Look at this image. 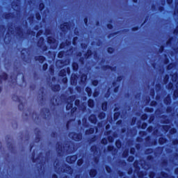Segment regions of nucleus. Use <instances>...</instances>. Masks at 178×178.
<instances>
[{"label":"nucleus","mask_w":178,"mask_h":178,"mask_svg":"<svg viewBox=\"0 0 178 178\" xmlns=\"http://www.w3.org/2000/svg\"><path fill=\"white\" fill-rule=\"evenodd\" d=\"M89 120H90V122H92V123H95L97 122V118H95V115H91L89 118Z\"/></svg>","instance_id":"f257e3e1"},{"label":"nucleus","mask_w":178,"mask_h":178,"mask_svg":"<svg viewBox=\"0 0 178 178\" xmlns=\"http://www.w3.org/2000/svg\"><path fill=\"white\" fill-rule=\"evenodd\" d=\"M88 106H90V108H92V106H94V101H92V99H90L88 101Z\"/></svg>","instance_id":"f03ea898"},{"label":"nucleus","mask_w":178,"mask_h":178,"mask_svg":"<svg viewBox=\"0 0 178 178\" xmlns=\"http://www.w3.org/2000/svg\"><path fill=\"white\" fill-rule=\"evenodd\" d=\"M90 175L92 177H94V176H95V175H97V172L95 170H90Z\"/></svg>","instance_id":"7ed1b4c3"},{"label":"nucleus","mask_w":178,"mask_h":178,"mask_svg":"<svg viewBox=\"0 0 178 178\" xmlns=\"http://www.w3.org/2000/svg\"><path fill=\"white\" fill-rule=\"evenodd\" d=\"M86 92H88V95H90V94H91V88H86Z\"/></svg>","instance_id":"20e7f679"},{"label":"nucleus","mask_w":178,"mask_h":178,"mask_svg":"<svg viewBox=\"0 0 178 178\" xmlns=\"http://www.w3.org/2000/svg\"><path fill=\"white\" fill-rule=\"evenodd\" d=\"M40 58V63H42L44 62V60H45V58L42 57V56H40L39 57Z\"/></svg>","instance_id":"39448f33"},{"label":"nucleus","mask_w":178,"mask_h":178,"mask_svg":"<svg viewBox=\"0 0 178 178\" xmlns=\"http://www.w3.org/2000/svg\"><path fill=\"white\" fill-rule=\"evenodd\" d=\"M72 104H68L67 105V109H70V108H72Z\"/></svg>","instance_id":"423d86ee"},{"label":"nucleus","mask_w":178,"mask_h":178,"mask_svg":"<svg viewBox=\"0 0 178 178\" xmlns=\"http://www.w3.org/2000/svg\"><path fill=\"white\" fill-rule=\"evenodd\" d=\"M78 165H79V166H80L81 165H83V160H79L78 161Z\"/></svg>","instance_id":"0eeeda50"},{"label":"nucleus","mask_w":178,"mask_h":178,"mask_svg":"<svg viewBox=\"0 0 178 178\" xmlns=\"http://www.w3.org/2000/svg\"><path fill=\"white\" fill-rule=\"evenodd\" d=\"M47 67H48V65L44 64V65H43V69H44V70H47Z\"/></svg>","instance_id":"6e6552de"},{"label":"nucleus","mask_w":178,"mask_h":178,"mask_svg":"<svg viewBox=\"0 0 178 178\" xmlns=\"http://www.w3.org/2000/svg\"><path fill=\"white\" fill-rule=\"evenodd\" d=\"M92 84H93V86H97V85H98V81H94L92 82Z\"/></svg>","instance_id":"1a4fd4ad"},{"label":"nucleus","mask_w":178,"mask_h":178,"mask_svg":"<svg viewBox=\"0 0 178 178\" xmlns=\"http://www.w3.org/2000/svg\"><path fill=\"white\" fill-rule=\"evenodd\" d=\"M102 144H106V140L103 139V140H102Z\"/></svg>","instance_id":"9d476101"},{"label":"nucleus","mask_w":178,"mask_h":178,"mask_svg":"<svg viewBox=\"0 0 178 178\" xmlns=\"http://www.w3.org/2000/svg\"><path fill=\"white\" fill-rule=\"evenodd\" d=\"M83 79H84V80H86V79H87V76L86 75H83V76L81 79L82 81H83Z\"/></svg>","instance_id":"9b49d317"},{"label":"nucleus","mask_w":178,"mask_h":178,"mask_svg":"<svg viewBox=\"0 0 178 178\" xmlns=\"http://www.w3.org/2000/svg\"><path fill=\"white\" fill-rule=\"evenodd\" d=\"M104 109H105V108H106V104H102V109H104Z\"/></svg>","instance_id":"f8f14e48"},{"label":"nucleus","mask_w":178,"mask_h":178,"mask_svg":"<svg viewBox=\"0 0 178 178\" xmlns=\"http://www.w3.org/2000/svg\"><path fill=\"white\" fill-rule=\"evenodd\" d=\"M116 145H117V147H120V144L119 143V142H116Z\"/></svg>","instance_id":"ddd939ff"},{"label":"nucleus","mask_w":178,"mask_h":178,"mask_svg":"<svg viewBox=\"0 0 178 178\" xmlns=\"http://www.w3.org/2000/svg\"><path fill=\"white\" fill-rule=\"evenodd\" d=\"M142 118L143 119H147V115H143Z\"/></svg>","instance_id":"4468645a"},{"label":"nucleus","mask_w":178,"mask_h":178,"mask_svg":"<svg viewBox=\"0 0 178 178\" xmlns=\"http://www.w3.org/2000/svg\"><path fill=\"white\" fill-rule=\"evenodd\" d=\"M129 161H133V157H129Z\"/></svg>","instance_id":"2eb2a0df"},{"label":"nucleus","mask_w":178,"mask_h":178,"mask_svg":"<svg viewBox=\"0 0 178 178\" xmlns=\"http://www.w3.org/2000/svg\"><path fill=\"white\" fill-rule=\"evenodd\" d=\"M72 159L76 161V156H72Z\"/></svg>","instance_id":"dca6fc26"},{"label":"nucleus","mask_w":178,"mask_h":178,"mask_svg":"<svg viewBox=\"0 0 178 178\" xmlns=\"http://www.w3.org/2000/svg\"><path fill=\"white\" fill-rule=\"evenodd\" d=\"M90 131H91L90 133L92 134V132L94 131V129H90Z\"/></svg>","instance_id":"f3484780"},{"label":"nucleus","mask_w":178,"mask_h":178,"mask_svg":"<svg viewBox=\"0 0 178 178\" xmlns=\"http://www.w3.org/2000/svg\"><path fill=\"white\" fill-rule=\"evenodd\" d=\"M108 29H111L112 27V25H108Z\"/></svg>","instance_id":"a211bd4d"},{"label":"nucleus","mask_w":178,"mask_h":178,"mask_svg":"<svg viewBox=\"0 0 178 178\" xmlns=\"http://www.w3.org/2000/svg\"><path fill=\"white\" fill-rule=\"evenodd\" d=\"M40 7L44 8V4H40Z\"/></svg>","instance_id":"6ab92c4d"},{"label":"nucleus","mask_w":178,"mask_h":178,"mask_svg":"<svg viewBox=\"0 0 178 178\" xmlns=\"http://www.w3.org/2000/svg\"><path fill=\"white\" fill-rule=\"evenodd\" d=\"M111 51H112V49H108V52H112V51H111Z\"/></svg>","instance_id":"aec40b11"},{"label":"nucleus","mask_w":178,"mask_h":178,"mask_svg":"<svg viewBox=\"0 0 178 178\" xmlns=\"http://www.w3.org/2000/svg\"><path fill=\"white\" fill-rule=\"evenodd\" d=\"M58 58H62V57L60 56V53H59V54H58Z\"/></svg>","instance_id":"412c9836"},{"label":"nucleus","mask_w":178,"mask_h":178,"mask_svg":"<svg viewBox=\"0 0 178 178\" xmlns=\"http://www.w3.org/2000/svg\"><path fill=\"white\" fill-rule=\"evenodd\" d=\"M53 178H58V177H56V175H54V176L53 177Z\"/></svg>","instance_id":"4be33fe9"},{"label":"nucleus","mask_w":178,"mask_h":178,"mask_svg":"<svg viewBox=\"0 0 178 178\" xmlns=\"http://www.w3.org/2000/svg\"><path fill=\"white\" fill-rule=\"evenodd\" d=\"M168 2H172V0H168Z\"/></svg>","instance_id":"5701e85b"},{"label":"nucleus","mask_w":178,"mask_h":178,"mask_svg":"<svg viewBox=\"0 0 178 178\" xmlns=\"http://www.w3.org/2000/svg\"><path fill=\"white\" fill-rule=\"evenodd\" d=\"M74 69L76 70V67H74Z\"/></svg>","instance_id":"b1692460"},{"label":"nucleus","mask_w":178,"mask_h":178,"mask_svg":"<svg viewBox=\"0 0 178 178\" xmlns=\"http://www.w3.org/2000/svg\"><path fill=\"white\" fill-rule=\"evenodd\" d=\"M85 22H87V19H85Z\"/></svg>","instance_id":"393cba45"},{"label":"nucleus","mask_w":178,"mask_h":178,"mask_svg":"<svg viewBox=\"0 0 178 178\" xmlns=\"http://www.w3.org/2000/svg\"><path fill=\"white\" fill-rule=\"evenodd\" d=\"M110 143H112V140H110Z\"/></svg>","instance_id":"a878e982"}]
</instances>
